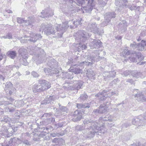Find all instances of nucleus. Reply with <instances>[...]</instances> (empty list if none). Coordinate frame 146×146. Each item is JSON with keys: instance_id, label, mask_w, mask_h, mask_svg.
<instances>
[{"instance_id": "nucleus-5", "label": "nucleus", "mask_w": 146, "mask_h": 146, "mask_svg": "<svg viewBox=\"0 0 146 146\" xmlns=\"http://www.w3.org/2000/svg\"><path fill=\"white\" fill-rule=\"evenodd\" d=\"M28 19V20H24L23 18H18L17 21L18 23L23 24V27L29 29L33 26V24L35 22V20L33 17H29Z\"/></svg>"}, {"instance_id": "nucleus-45", "label": "nucleus", "mask_w": 146, "mask_h": 146, "mask_svg": "<svg viewBox=\"0 0 146 146\" xmlns=\"http://www.w3.org/2000/svg\"><path fill=\"white\" fill-rule=\"evenodd\" d=\"M132 71L129 70H127L125 71L122 74V75L125 76H127L128 75L131 74V75Z\"/></svg>"}, {"instance_id": "nucleus-24", "label": "nucleus", "mask_w": 146, "mask_h": 146, "mask_svg": "<svg viewBox=\"0 0 146 146\" xmlns=\"http://www.w3.org/2000/svg\"><path fill=\"white\" fill-rule=\"evenodd\" d=\"M9 146H11V145H15V144H19L21 143V141L18 138L14 137L11 139L9 141Z\"/></svg>"}, {"instance_id": "nucleus-28", "label": "nucleus", "mask_w": 146, "mask_h": 146, "mask_svg": "<svg viewBox=\"0 0 146 146\" xmlns=\"http://www.w3.org/2000/svg\"><path fill=\"white\" fill-rule=\"evenodd\" d=\"M108 105H104V104L101 105L99 107L100 113H103L105 112L108 110Z\"/></svg>"}, {"instance_id": "nucleus-51", "label": "nucleus", "mask_w": 146, "mask_h": 146, "mask_svg": "<svg viewBox=\"0 0 146 146\" xmlns=\"http://www.w3.org/2000/svg\"><path fill=\"white\" fill-rule=\"evenodd\" d=\"M60 109L61 111L63 112H66V113H67L68 111V110L65 107L62 106L60 108Z\"/></svg>"}, {"instance_id": "nucleus-23", "label": "nucleus", "mask_w": 146, "mask_h": 146, "mask_svg": "<svg viewBox=\"0 0 146 146\" xmlns=\"http://www.w3.org/2000/svg\"><path fill=\"white\" fill-rule=\"evenodd\" d=\"M146 45V41L144 40H142L140 43L136 45L137 50H142L144 48V47Z\"/></svg>"}, {"instance_id": "nucleus-17", "label": "nucleus", "mask_w": 146, "mask_h": 146, "mask_svg": "<svg viewBox=\"0 0 146 146\" xmlns=\"http://www.w3.org/2000/svg\"><path fill=\"white\" fill-rule=\"evenodd\" d=\"M115 17V15L114 12L107 13L105 16V22L107 23H108L110 21L111 18H114Z\"/></svg>"}, {"instance_id": "nucleus-34", "label": "nucleus", "mask_w": 146, "mask_h": 146, "mask_svg": "<svg viewBox=\"0 0 146 146\" xmlns=\"http://www.w3.org/2000/svg\"><path fill=\"white\" fill-rule=\"evenodd\" d=\"M122 53L124 57L126 55L128 56L131 53L130 51L129 50H128L127 47H125L124 49V50L122 52Z\"/></svg>"}, {"instance_id": "nucleus-64", "label": "nucleus", "mask_w": 146, "mask_h": 146, "mask_svg": "<svg viewBox=\"0 0 146 146\" xmlns=\"http://www.w3.org/2000/svg\"><path fill=\"white\" fill-rule=\"evenodd\" d=\"M50 139L49 137L48 136H45L44 139L46 140H48Z\"/></svg>"}, {"instance_id": "nucleus-6", "label": "nucleus", "mask_w": 146, "mask_h": 146, "mask_svg": "<svg viewBox=\"0 0 146 146\" xmlns=\"http://www.w3.org/2000/svg\"><path fill=\"white\" fill-rule=\"evenodd\" d=\"M113 117L111 115H110V117L108 116H107L106 117H100L99 119V122L100 123V125H98L96 127H98V129H99V130H100V127L102 126H103L104 127V129L106 130L105 131L104 133H101L99 132L97 133H97V134L98 135H100V133H103L105 132L106 131V129L105 128L104 124L107 123V121H112L113 120ZM100 135H101V134H100Z\"/></svg>"}, {"instance_id": "nucleus-11", "label": "nucleus", "mask_w": 146, "mask_h": 146, "mask_svg": "<svg viewBox=\"0 0 146 146\" xmlns=\"http://www.w3.org/2000/svg\"><path fill=\"white\" fill-rule=\"evenodd\" d=\"M87 30L89 32H92L94 33L99 34V35H101L99 32L97 25L95 23H89L87 27Z\"/></svg>"}, {"instance_id": "nucleus-15", "label": "nucleus", "mask_w": 146, "mask_h": 146, "mask_svg": "<svg viewBox=\"0 0 146 146\" xmlns=\"http://www.w3.org/2000/svg\"><path fill=\"white\" fill-rule=\"evenodd\" d=\"M12 85L11 83L8 82L6 83L5 85L4 90L7 94L9 93L10 95H11L13 92L12 90H13V88L12 87Z\"/></svg>"}, {"instance_id": "nucleus-14", "label": "nucleus", "mask_w": 146, "mask_h": 146, "mask_svg": "<svg viewBox=\"0 0 146 146\" xmlns=\"http://www.w3.org/2000/svg\"><path fill=\"white\" fill-rule=\"evenodd\" d=\"M81 6L87 12L91 11L94 6V0H88L87 6L86 7H84L82 5Z\"/></svg>"}, {"instance_id": "nucleus-44", "label": "nucleus", "mask_w": 146, "mask_h": 146, "mask_svg": "<svg viewBox=\"0 0 146 146\" xmlns=\"http://www.w3.org/2000/svg\"><path fill=\"white\" fill-rule=\"evenodd\" d=\"M88 96L86 94L84 93L81 95L80 97V99L82 100H85L87 98Z\"/></svg>"}, {"instance_id": "nucleus-25", "label": "nucleus", "mask_w": 146, "mask_h": 146, "mask_svg": "<svg viewBox=\"0 0 146 146\" xmlns=\"http://www.w3.org/2000/svg\"><path fill=\"white\" fill-rule=\"evenodd\" d=\"M124 21H123L122 24L120 23L119 24V31H121V33H123L126 30L127 25L125 23Z\"/></svg>"}, {"instance_id": "nucleus-3", "label": "nucleus", "mask_w": 146, "mask_h": 146, "mask_svg": "<svg viewBox=\"0 0 146 146\" xmlns=\"http://www.w3.org/2000/svg\"><path fill=\"white\" fill-rule=\"evenodd\" d=\"M101 51L99 50H96L95 53L93 54L92 56H90V58H89L90 60H89L90 61L91 60V62H88L87 61V62L86 61H84L80 62L79 64V65L80 66H82L84 64H86L87 65H91L93 63V61H98L100 60L101 58L99 55L100 52ZM89 60V59H88Z\"/></svg>"}, {"instance_id": "nucleus-10", "label": "nucleus", "mask_w": 146, "mask_h": 146, "mask_svg": "<svg viewBox=\"0 0 146 146\" xmlns=\"http://www.w3.org/2000/svg\"><path fill=\"white\" fill-rule=\"evenodd\" d=\"M30 38L28 40L26 39H22L20 40L21 43H26L28 42V41H30L33 42H35L36 41L41 38V35L40 34H36L32 33L30 34Z\"/></svg>"}, {"instance_id": "nucleus-27", "label": "nucleus", "mask_w": 146, "mask_h": 146, "mask_svg": "<svg viewBox=\"0 0 146 146\" xmlns=\"http://www.w3.org/2000/svg\"><path fill=\"white\" fill-rule=\"evenodd\" d=\"M7 54L8 56L12 59H14L16 56L17 54L15 51H9L7 52Z\"/></svg>"}, {"instance_id": "nucleus-56", "label": "nucleus", "mask_w": 146, "mask_h": 146, "mask_svg": "<svg viewBox=\"0 0 146 146\" xmlns=\"http://www.w3.org/2000/svg\"><path fill=\"white\" fill-rule=\"evenodd\" d=\"M52 68V74H56L59 72V71L56 68H55L54 70Z\"/></svg>"}, {"instance_id": "nucleus-13", "label": "nucleus", "mask_w": 146, "mask_h": 146, "mask_svg": "<svg viewBox=\"0 0 146 146\" xmlns=\"http://www.w3.org/2000/svg\"><path fill=\"white\" fill-rule=\"evenodd\" d=\"M90 46L91 48H98L102 46V42L99 40L92 39L89 43Z\"/></svg>"}, {"instance_id": "nucleus-33", "label": "nucleus", "mask_w": 146, "mask_h": 146, "mask_svg": "<svg viewBox=\"0 0 146 146\" xmlns=\"http://www.w3.org/2000/svg\"><path fill=\"white\" fill-rule=\"evenodd\" d=\"M87 76L88 78H93L95 75V73L92 71H87Z\"/></svg>"}, {"instance_id": "nucleus-48", "label": "nucleus", "mask_w": 146, "mask_h": 146, "mask_svg": "<svg viewBox=\"0 0 146 146\" xmlns=\"http://www.w3.org/2000/svg\"><path fill=\"white\" fill-rule=\"evenodd\" d=\"M46 81L43 80L42 79H41L38 81L39 83L40 84V85L44 86V84L47 82Z\"/></svg>"}, {"instance_id": "nucleus-32", "label": "nucleus", "mask_w": 146, "mask_h": 146, "mask_svg": "<svg viewBox=\"0 0 146 146\" xmlns=\"http://www.w3.org/2000/svg\"><path fill=\"white\" fill-rule=\"evenodd\" d=\"M77 107L79 108H89L90 107V106L88 104H77Z\"/></svg>"}, {"instance_id": "nucleus-57", "label": "nucleus", "mask_w": 146, "mask_h": 146, "mask_svg": "<svg viewBox=\"0 0 146 146\" xmlns=\"http://www.w3.org/2000/svg\"><path fill=\"white\" fill-rule=\"evenodd\" d=\"M10 119L7 116H4L3 117V120L4 121L7 122L9 121Z\"/></svg>"}, {"instance_id": "nucleus-29", "label": "nucleus", "mask_w": 146, "mask_h": 146, "mask_svg": "<svg viewBox=\"0 0 146 146\" xmlns=\"http://www.w3.org/2000/svg\"><path fill=\"white\" fill-rule=\"evenodd\" d=\"M69 70L74 73L75 74H78L80 73H82L83 71L82 69H80L78 68H74L72 69L70 68Z\"/></svg>"}, {"instance_id": "nucleus-9", "label": "nucleus", "mask_w": 146, "mask_h": 146, "mask_svg": "<svg viewBox=\"0 0 146 146\" xmlns=\"http://www.w3.org/2000/svg\"><path fill=\"white\" fill-rule=\"evenodd\" d=\"M115 94V93L113 92H111L110 93L109 92H107L105 90H104L102 92L98 93L96 95V96H97L99 98L100 101H103L107 97H110Z\"/></svg>"}, {"instance_id": "nucleus-40", "label": "nucleus", "mask_w": 146, "mask_h": 146, "mask_svg": "<svg viewBox=\"0 0 146 146\" xmlns=\"http://www.w3.org/2000/svg\"><path fill=\"white\" fill-rule=\"evenodd\" d=\"M42 88H46V89H45V90L48 89L51 87L50 84L48 82H46L44 86L42 85Z\"/></svg>"}, {"instance_id": "nucleus-12", "label": "nucleus", "mask_w": 146, "mask_h": 146, "mask_svg": "<svg viewBox=\"0 0 146 146\" xmlns=\"http://www.w3.org/2000/svg\"><path fill=\"white\" fill-rule=\"evenodd\" d=\"M26 51L25 49H20L19 50V53L22 57V61L21 62V63L25 66L28 64V62L27 60L28 58V56Z\"/></svg>"}, {"instance_id": "nucleus-1", "label": "nucleus", "mask_w": 146, "mask_h": 146, "mask_svg": "<svg viewBox=\"0 0 146 146\" xmlns=\"http://www.w3.org/2000/svg\"><path fill=\"white\" fill-rule=\"evenodd\" d=\"M83 123L86 129L83 132L84 139L93 137L95 133L99 132L104 133L105 131L106 130L103 126L101 127L100 130L98 129V127L96 126L98 125H100V123H97L96 121H93L91 119H85L83 121Z\"/></svg>"}, {"instance_id": "nucleus-26", "label": "nucleus", "mask_w": 146, "mask_h": 146, "mask_svg": "<svg viewBox=\"0 0 146 146\" xmlns=\"http://www.w3.org/2000/svg\"><path fill=\"white\" fill-rule=\"evenodd\" d=\"M82 114L81 112H79L78 110H76L74 111L73 115L74 117L77 116L76 118V121H80V120L82 118Z\"/></svg>"}, {"instance_id": "nucleus-16", "label": "nucleus", "mask_w": 146, "mask_h": 146, "mask_svg": "<svg viewBox=\"0 0 146 146\" xmlns=\"http://www.w3.org/2000/svg\"><path fill=\"white\" fill-rule=\"evenodd\" d=\"M141 117L140 116L139 117V118L136 117L134 118L133 119L132 121V124L134 125H137V124L139 125L138 123L139 121L140 122L142 121L145 122L146 121V112L144 115L143 119H140Z\"/></svg>"}, {"instance_id": "nucleus-18", "label": "nucleus", "mask_w": 146, "mask_h": 146, "mask_svg": "<svg viewBox=\"0 0 146 146\" xmlns=\"http://www.w3.org/2000/svg\"><path fill=\"white\" fill-rule=\"evenodd\" d=\"M83 82L81 81H76L74 82L73 85L72 89L79 90L80 89L82 86Z\"/></svg>"}, {"instance_id": "nucleus-7", "label": "nucleus", "mask_w": 146, "mask_h": 146, "mask_svg": "<svg viewBox=\"0 0 146 146\" xmlns=\"http://www.w3.org/2000/svg\"><path fill=\"white\" fill-rule=\"evenodd\" d=\"M40 31H44L47 35L54 34L55 33V30H54L51 25L48 24H42L40 27Z\"/></svg>"}, {"instance_id": "nucleus-21", "label": "nucleus", "mask_w": 146, "mask_h": 146, "mask_svg": "<svg viewBox=\"0 0 146 146\" xmlns=\"http://www.w3.org/2000/svg\"><path fill=\"white\" fill-rule=\"evenodd\" d=\"M131 75L133 77L138 78L139 77L143 78L145 77V75L140 72H138L136 70L132 71L131 72Z\"/></svg>"}, {"instance_id": "nucleus-38", "label": "nucleus", "mask_w": 146, "mask_h": 146, "mask_svg": "<svg viewBox=\"0 0 146 146\" xmlns=\"http://www.w3.org/2000/svg\"><path fill=\"white\" fill-rule=\"evenodd\" d=\"M5 111L7 112H12L15 110V109L13 107H8L5 108Z\"/></svg>"}, {"instance_id": "nucleus-49", "label": "nucleus", "mask_w": 146, "mask_h": 146, "mask_svg": "<svg viewBox=\"0 0 146 146\" xmlns=\"http://www.w3.org/2000/svg\"><path fill=\"white\" fill-rule=\"evenodd\" d=\"M137 44L135 42H133L131 44L130 47L133 48L137 50V46H136Z\"/></svg>"}, {"instance_id": "nucleus-39", "label": "nucleus", "mask_w": 146, "mask_h": 146, "mask_svg": "<svg viewBox=\"0 0 146 146\" xmlns=\"http://www.w3.org/2000/svg\"><path fill=\"white\" fill-rule=\"evenodd\" d=\"M76 130L79 131L83 130L84 131L86 129L85 127L83 124H82V125H77L76 127Z\"/></svg>"}, {"instance_id": "nucleus-53", "label": "nucleus", "mask_w": 146, "mask_h": 146, "mask_svg": "<svg viewBox=\"0 0 146 146\" xmlns=\"http://www.w3.org/2000/svg\"><path fill=\"white\" fill-rule=\"evenodd\" d=\"M127 7L129 8V9L131 10H134L136 9V6L133 5V6H129V5H127Z\"/></svg>"}, {"instance_id": "nucleus-2", "label": "nucleus", "mask_w": 146, "mask_h": 146, "mask_svg": "<svg viewBox=\"0 0 146 146\" xmlns=\"http://www.w3.org/2000/svg\"><path fill=\"white\" fill-rule=\"evenodd\" d=\"M91 35L90 33H87L84 31H79L74 35L75 38L76 40H78V41H80V42H84L87 38L90 36ZM81 42H80L79 45H80L82 49H86L87 48L85 44L81 45Z\"/></svg>"}, {"instance_id": "nucleus-37", "label": "nucleus", "mask_w": 146, "mask_h": 146, "mask_svg": "<svg viewBox=\"0 0 146 146\" xmlns=\"http://www.w3.org/2000/svg\"><path fill=\"white\" fill-rule=\"evenodd\" d=\"M44 71L46 75H51L52 74V69L48 68H45Z\"/></svg>"}, {"instance_id": "nucleus-61", "label": "nucleus", "mask_w": 146, "mask_h": 146, "mask_svg": "<svg viewBox=\"0 0 146 146\" xmlns=\"http://www.w3.org/2000/svg\"><path fill=\"white\" fill-rule=\"evenodd\" d=\"M48 120L50 121L51 122H53L55 121V119L53 117L49 118Z\"/></svg>"}, {"instance_id": "nucleus-41", "label": "nucleus", "mask_w": 146, "mask_h": 146, "mask_svg": "<svg viewBox=\"0 0 146 146\" xmlns=\"http://www.w3.org/2000/svg\"><path fill=\"white\" fill-rule=\"evenodd\" d=\"M48 129V128H46V129H44V131L43 132H42L40 134V137H44L46 136V135L48 133V132H46V130H47Z\"/></svg>"}, {"instance_id": "nucleus-8", "label": "nucleus", "mask_w": 146, "mask_h": 146, "mask_svg": "<svg viewBox=\"0 0 146 146\" xmlns=\"http://www.w3.org/2000/svg\"><path fill=\"white\" fill-rule=\"evenodd\" d=\"M56 29L59 33H58V36L60 37H61L63 33L68 27V22H66L62 23V26L60 24L56 25Z\"/></svg>"}, {"instance_id": "nucleus-36", "label": "nucleus", "mask_w": 146, "mask_h": 146, "mask_svg": "<svg viewBox=\"0 0 146 146\" xmlns=\"http://www.w3.org/2000/svg\"><path fill=\"white\" fill-rule=\"evenodd\" d=\"M1 38H4L5 39L8 38L10 39L12 38V35L11 33H8L6 35L1 36Z\"/></svg>"}, {"instance_id": "nucleus-42", "label": "nucleus", "mask_w": 146, "mask_h": 146, "mask_svg": "<svg viewBox=\"0 0 146 146\" xmlns=\"http://www.w3.org/2000/svg\"><path fill=\"white\" fill-rule=\"evenodd\" d=\"M136 58H137L139 60H141L143 59L144 56L141 53H139L136 55Z\"/></svg>"}, {"instance_id": "nucleus-46", "label": "nucleus", "mask_w": 146, "mask_h": 146, "mask_svg": "<svg viewBox=\"0 0 146 146\" xmlns=\"http://www.w3.org/2000/svg\"><path fill=\"white\" fill-rule=\"evenodd\" d=\"M109 75H107L108 77H114L116 74V72L115 71H113L110 72L109 73Z\"/></svg>"}, {"instance_id": "nucleus-54", "label": "nucleus", "mask_w": 146, "mask_h": 146, "mask_svg": "<svg viewBox=\"0 0 146 146\" xmlns=\"http://www.w3.org/2000/svg\"><path fill=\"white\" fill-rule=\"evenodd\" d=\"M31 74L35 77H37L39 76V74L34 71H33L32 72Z\"/></svg>"}, {"instance_id": "nucleus-31", "label": "nucleus", "mask_w": 146, "mask_h": 146, "mask_svg": "<svg viewBox=\"0 0 146 146\" xmlns=\"http://www.w3.org/2000/svg\"><path fill=\"white\" fill-rule=\"evenodd\" d=\"M9 100L10 101H5L0 102V105L4 104L5 106H6L11 104L13 102V101L14 100L11 98Z\"/></svg>"}, {"instance_id": "nucleus-60", "label": "nucleus", "mask_w": 146, "mask_h": 146, "mask_svg": "<svg viewBox=\"0 0 146 146\" xmlns=\"http://www.w3.org/2000/svg\"><path fill=\"white\" fill-rule=\"evenodd\" d=\"M127 82L130 83L131 84H134V82L133 80L130 79H128L127 80Z\"/></svg>"}, {"instance_id": "nucleus-52", "label": "nucleus", "mask_w": 146, "mask_h": 146, "mask_svg": "<svg viewBox=\"0 0 146 146\" xmlns=\"http://www.w3.org/2000/svg\"><path fill=\"white\" fill-rule=\"evenodd\" d=\"M21 142H22L23 143L28 145H31L30 142H29L27 140H23L22 141H21Z\"/></svg>"}, {"instance_id": "nucleus-4", "label": "nucleus", "mask_w": 146, "mask_h": 146, "mask_svg": "<svg viewBox=\"0 0 146 146\" xmlns=\"http://www.w3.org/2000/svg\"><path fill=\"white\" fill-rule=\"evenodd\" d=\"M29 52H31V54L35 56L33 58V59H35V56H36L37 57H38V59L41 60V61H40V63H41L44 61L43 60H42L43 57L42 56L44 54V50L42 49L38 48L37 47L35 48V49L32 48Z\"/></svg>"}, {"instance_id": "nucleus-35", "label": "nucleus", "mask_w": 146, "mask_h": 146, "mask_svg": "<svg viewBox=\"0 0 146 146\" xmlns=\"http://www.w3.org/2000/svg\"><path fill=\"white\" fill-rule=\"evenodd\" d=\"M70 72L69 73H65V74L66 75V78L68 79H72L73 76L72 75L73 72H72L70 70Z\"/></svg>"}, {"instance_id": "nucleus-58", "label": "nucleus", "mask_w": 146, "mask_h": 146, "mask_svg": "<svg viewBox=\"0 0 146 146\" xmlns=\"http://www.w3.org/2000/svg\"><path fill=\"white\" fill-rule=\"evenodd\" d=\"M51 115V114L50 113H44L42 116L41 117L43 118L44 117H48Z\"/></svg>"}, {"instance_id": "nucleus-22", "label": "nucleus", "mask_w": 146, "mask_h": 146, "mask_svg": "<svg viewBox=\"0 0 146 146\" xmlns=\"http://www.w3.org/2000/svg\"><path fill=\"white\" fill-rule=\"evenodd\" d=\"M49 11L47 10H43L41 12L42 15L40 16L42 17L45 18L49 17L50 16H51L54 15V13L52 11L51 12L52 13H49Z\"/></svg>"}, {"instance_id": "nucleus-20", "label": "nucleus", "mask_w": 146, "mask_h": 146, "mask_svg": "<svg viewBox=\"0 0 146 146\" xmlns=\"http://www.w3.org/2000/svg\"><path fill=\"white\" fill-rule=\"evenodd\" d=\"M55 97L54 96H48L42 102V104H46L51 103L55 100Z\"/></svg>"}, {"instance_id": "nucleus-30", "label": "nucleus", "mask_w": 146, "mask_h": 146, "mask_svg": "<svg viewBox=\"0 0 146 146\" xmlns=\"http://www.w3.org/2000/svg\"><path fill=\"white\" fill-rule=\"evenodd\" d=\"M24 102L22 100L15 101L14 102L15 106L17 108H20L24 105Z\"/></svg>"}, {"instance_id": "nucleus-47", "label": "nucleus", "mask_w": 146, "mask_h": 146, "mask_svg": "<svg viewBox=\"0 0 146 146\" xmlns=\"http://www.w3.org/2000/svg\"><path fill=\"white\" fill-rule=\"evenodd\" d=\"M80 20L76 21H73V23L75 25V27H76L77 25L81 24L80 21L82 19L80 18Z\"/></svg>"}, {"instance_id": "nucleus-50", "label": "nucleus", "mask_w": 146, "mask_h": 146, "mask_svg": "<svg viewBox=\"0 0 146 146\" xmlns=\"http://www.w3.org/2000/svg\"><path fill=\"white\" fill-rule=\"evenodd\" d=\"M54 127L56 128H57L59 127H61L63 125V124L62 123H58L57 124L54 125Z\"/></svg>"}, {"instance_id": "nucleus-43", "label": "nucleus", "mask_w": 146, "mask_h": 146, "mask_svg": "<svg viewBox=\"0 0 146 146\" xmlns=\"http://www.w3.org/2000/svg\"><path fill=\"white\" fill-rule=\"evenodd\" d=\"M77 3H76V5H82L84 4L85 3V0H76ZM88 0H86L88 1Z\"/></svg>"}, {"instance_id": "nucleus-19", "label": "nucleus", "mask_w": 146, "mask_h": 146, "mask_svg": "<svg viewBox=\"0 0 146 146\" xmlns=\"http://www.w3.org/2000/svg\"><path fill=\"white\" fill-rule=\"evenodd\" d=\"M45 89V88H42V85L37 84L34 85L32 88L33 92L35 93L42 91L44 90Z\"/></svg>"}, {"instance_id": "nucleus-63", "label": "nucleus", "mask_w": 146, "mask_h": 146, "mask_svg": "<svg viewBox=\"0 0 146 146\" xmlns=\"http://www.w3.org/2000/svg\"><path fill=\"white\" fill-rule=\"evenodd\" d=\"M24 135L28 137H29L30 135V134L28 132L24 133Z\"/></svg>"}, {"instance_id": "nucleus-55", "label": "nucleus", "mask_w": 146, "mask_h": 146, "mask_svg": "<svg viewBox=\"0 0 146 146\" xmlns=\"http://www.w3.org/2000/svg\"><path fill=\"white\" fill-rule=\"evenodd\" d=\"M130 60L132 62H137V58H135L134 57H133L132 56H131L129 58Z\"/></svg>"}, {"instance_id": "nucleus-62", "label": "nucleus", "mask_w": 146, "mask_h": 146, "mask_svg": "<svg viewBox=\"0 0 146 146\" xmlns=\"http://www.w3.org/2000/svg\"><path fill=\"white\" fill-rule=\"evenodd\" d=\"M94 111L96 114L98 113H100L99 109L95 110Z\"/></svg>"}, {"instance_id": "nucleus-59", "label": "nucleus", "mask_w": 146, "mask_h": 146, "mask_svg": "<svg viewBox=\"0 0 146 146\" xmlns=\"http://www.w3.org/2000/svg\"><path fill=\"white\" fill-rule=\"evenodd\" d=\"M13 66L11 65H9L6 67V69L9 71H10L11 70L13 69Z\"/></svg>"}]
</instances>
